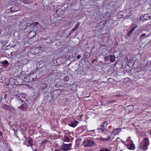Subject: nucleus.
<instances>
[{
	"mask_svg": "<svg viewBox=\"0 0 151 151\" xmlns=\"http://www.w3.org/2000/svg\"><path fill=\"white\" fill-rule=\"evenodd\" d=\"M95 145V142L93 140L88 139H85L82 142V145L85 147H93Z\"/></svg>",
	"mask_w": 151,
	"mask_h": 151,
	"instance_id": "1",
	"label": "nucleus"
},
{
	"mask_svg": "<svg viewBox=\"0 0 151 151\" xmlns=\"http://www.w3.org/2000/svg\"><path fill=\"white\" fill-rule=\"evenodd\" d=\"M149 145V139L147 138L144 139L140 143L139 147L141 149L145 150L147 149V146Z\"/></svg>",
	"mask_w": 151,
	"mask_h": 151,
	"instance_id": "2",
	"label": "nucleus"
},
{
	"mask_svg": "<svg viewBox=\"0 0 151 151\" xmlns=\"http://www.w3.org/2000/svg\"><path fill=\"white\" fill-rule=\"evenodd\" d=\"M32 50L35 54H37L41 53L42 52L44 51L45 48L43 47H39L33 48Z\"/></svg>",
	"mask_w": 151,
	"mask_h": 151,
	"instance_id": "3",
	"label": "nucleus"
},
{
	"mask_svg": "<svg viewBox=\"0 0 151 151\" xmlns=\"http://www.w3.org/2000/svg\"><path fill=\"white\" fill-rule=\"evenodd\" d=\"M18 99L22 102H25L26 101V96L23 94H19L16 95Z\"/></svg>",
	"mask_w": 151,
	"mask_h": 151,
	"instance_id": "4",
	"label": "nucleus"
},
{
	"mask_svg": "<svg viewBox=\"0 0 151 151\" xmlns=\"http://www.w3.org/2000/svg\"><path fill=\"white\" fill-rule=\"evenodd\" d=\"M127 141L129 143L127 145V148L130 150H134L135 148L134 145L132 141L130 139H128Z\"/></svg>",
	"mask_w": 151,
	"mask_h": 151,
	"instance_id": "5",
	"label": "nucleus"
},
{
	"mask_svg": "<svg viewBox=\"0 0 151 151\" xmlns=\"http://www.w3.org/2000/svg\"><path fill=\"white\" fill-rule=\"evenodd\" d=\"M71 146V143L64 144L63 146L60 147V149L63 151H67L70 149V147Z\"/></svg>",
	"mask_w": 151,
	"mask_h": 151,
	"instance_id": "6",
	"label": "nucleus"
},
{
	"mask_svg": "<svg viewBox=\"0 0 151 151\" xmlns=\"http://www.w3.org/2000/svg\"><path fill=\"white\" fill-rule=\"evenodd\" d=\"M27 105L25 102H22V105L20 106H18V108L19 109L25 111L27 108Z\"/></svg>",
	"mask_w": 151,
	"mask_h": 151,
	"instance_id": "7",
	"label": "nucleus"
},
{
	"mask_svg": "<svg viewBox=\"0 0 151 151\" xmlns=\"http://www.w3.org/2000/svg\"><path fill=\"white\" fill-rule=\"evenodd\" d=\"M134 106L132 105H130L126 107L125 111L128 113L132 111L134 109Z\"/></svg>",
	"mask_w": 151,
	"mask_h": 151,
	"instance_id": "8",
	"label": "nucleus"
},
{
	"mask_svg": "<svg viewBox=\"0 0 151 151\" xmlns=\"http://www.w3.org/2000/svg\"><path fill=\"white\" fill-rule=\"evenodd\" d=\"M121 128H117L115 129L112 132V134H117L121 131Z\"/></svg>",
	"mask_w": 151,
	"mask_h": 151,
	"instance_id": "9",
	"label": "nucleus"
},
{
	"mask_svg": "<svg viewBox=\"0 0 151 151\" xmlns=\"http://www.w3.org/2000/svg\"><path fill=\"white\" fill-rule=\"evenodd\" d=\"M78 123V122L77 121H75L72 124H69V125L73 127H75L76 126Z\"/></svg>",
	"mask_w": 151,
	"mask_h": 151,
	"instance_id": "10",
	"label": "nucleus"
},
{
	"mask_svg": "<svg viewBox=\"0 0 151 151\" xmlns=\"http://www.w3.org/2000/svg\"><path fill=\"white\" fill-rule=\"evenodd\" d=\"M62 139L64 142H68L70 140V139L68 137L65 135L62 138Z\"/></svg>",
	"mask_w": 151,
	"mask_h": 151,
	"instance_id": "11",
	"label": "nucleus"
},
{
	"mask_svg": "<svg viewBox=\"0 0 151 151\" xmlns=\"http://www.w3.org/2000/svg\"><path fill=\"white\" fill-rule=\"evenodd\" d=\"M35 32L33 30L30 31L28 35L30 36L31 37H34L35 35Z\"/></svg>",
	"mask_w": 151,
	"mask_h": 151,
	"instance_id": "12",
	"label": "nucleus"
},
{
	"mask_svg": "<svg viewBox=\"0 0 151 151\" xmlns=\"http://www.w3.org/2000/svg\"><path fill=\"white\" fill-rule=\"evenodd\" d=\"M47 87V84L45 83H42L41 85V88L42 89H44Z\"/></svg>",
	"mask_w": 151,
	"mask_h": 151,
	"instance_id": "13",
	"label": "nucleus"
},
{
	"mask_svg": "<svg viewBox=\"0 0 151 151\" xmlns=\"http://www.w3.org/2000/svg\"><path fill=\"white\" fill-rule=\"evenodd\" d=\"M115 59V57L114 55H111L110 56V60L111 62H114Z\"/></svg>",
	"mask_w": 151,
	"mask_h": 151,
	"instance_id": "14",
	"label": "nucleus"
},
{
	"mask_svg": "<svg viewBox=\"0 0 151 151\" xmlns=\"http://www.w3.org/2000/svg\"><path fill=\"white\" fill-rule=\"evenodd\" d=\"M112 140V139H111L110 135H108L106 137L104 138V141H111Z\"/></svg>",
	"mask_w": 151,
	"mask_h": 151,
	"instance_id": "15",
	"label": "nucleus"
},
{
	"mask_svg": "<svg viewBox=\"0 0 151 151\" xmlns=\"http://www.w3.org/2000/svg\"><path fill=\"white\" fill-rule=\"evenodd\" d=\"M28 143H29V145H30V146H32L33 145L32 139L30 137H29V138Z\"/></svg>",
	"mask_w": 151,
	"mask_h": 151,
	"instance_id": "16",
	"label": "nucleus"
},
{
	"mask_svg": "<svg viewBox=\"0 0 151 151\" xmlns=\"http://www.w3.org/2000/svg\"><path fill=\"white\" fill-rule=\"evenodd\" d=\"M104 123H103L101 125V126H99V128L98 129H97L98 130H101V131H103L104 129H103V127H104Z\"/></svg>",
	"mask_w": 151,
	"mask_h": 151,
	"instance_id": "17",
	"label": "nucleus"
},
{
	"mask_svg": "<svg viewBox=\"0 0 151 151\" xmlns=\"http://www.w3.org/2000/svg\"><path fill=\"white\" fill-rule=\"evenodd\" d=\"M69 78L68 76H65L64 77L63 81L65 82H66L69 80Z\"/></svg>",
	"mask_w": 151,
	"mask_h": 151,
	"instance_id": "18",
	"label": "nucleus"
},
{
	"mask_svg": "<svg viewBox=\"0 0 151 151\" xmlns=\"http://www.w3.org/2000/svg\"><path fill=\"white\" fill-rule=\"evenodd\" d=\"M3 108L4 109H5L6 110L8 109H9V106L7 105H6L5 104H4L3 105Z\"/></svg>",
	"mask_w": 151,
	"mask_h": 151,
	"instance_id": "19",
	"label": "nucleus"
},
{
	"mask_svg": "<svg viewBox=\"0 0 151 151\" xmlns=\"http://www.w3.org/2000/svg\"><path fill=\"white\" fill-rule=\"evenodd\" d=\"M1 63L3 65H4V64L7 65L9 63L7 60H5L4 61H2Z\"/></svg>",
	"mask_w": 151,
	"mask_h": 151,
	"instance_id": "20",
	"label": "nucleus"
},
{
	"mask_svg": "<svg viewBox=\"0 0 151 151\" xmlns=\"http://www.w3.org/2000/svg\"><path fill=\"white\" fill-rule=\"evenodd\" d=\"M115 102V101H108L107 104H105L106 105H109V104H108L109 103H112V102Z\"/></svg>",
	"mask_w": 151,
	"mask_h": 151,
	"instance_id": "21",
	"label": "nucleus"
},
{
	"mask_svg": "<svg viewBox=\"0 0 151 151\" xmlns=\"http://www.w3.org/2000/svg\"><path fill=\"white\" fill-rule=\"evenodd\" d=\"M111 149L110 148H105L104 149V151H111Z\"/></svg>",
	"mask_w": 151,
	"mask_h": 151,
	"instance_id": "22",
	"label": "nucleus"
},
{
	"mask_svg": "<svg viewBox=\"0 0 151 151\" xmlns=\"http://www.w3.org/2000/svg\"><path fill=\"white\" fill-rule=\"evenodd\" d=\"M55 86L56 88H59L60 87V85L58 83H57L55 85Z\"/></svg>",
	"mask_w": 151,
	"mask_h": 151,
	"instance_id": "23",
	"label": "nucleus"
},
{
	"mask_svg": "<svg viewBox=\"0 0 151 151\" xmlns=\"http://www.w3.org/2000/svg\"><path fill=\"white\" fill-rule=\"evenodd\" d=\"M79 24H79L78 23H77V24H76L75 26V28H76V29H77V28L78 27V26H79Z\"/></svg>",
	"mask_w": 151,
	"mask_h": 151,
	"instance_id": "24",
	"label": "nucleus"
},
{
	"mask_svg": "<svg viewBox=\"0 0 151 151\" xmlns=\"http://www.w3.org/2000/svg\"><path fill=\"white\" fill-rule=\"evenodd\" d=\"M4 99H6L7 98V95L6 94H5L4 95Z\"/></svg>",
	"mask_w": 151,
	"mask_h": 151,
	"instance_id": "25",
	"label": "nucleus"
},
{
	"mask_svg": "<svg viewBox=\"0 0 151 151\" xmlns=\"http://www.w3.org/2000/svg\"><path fill=\"white\" fill-rule=\"evenodd\" d=\"M47 142V140H45L42 142V143L43 144L44 143H46Z\"/></svg>",
	"mask_w": 151,
	"mask_h": 151,
	"instance_id": "26",
	"label": "nucleus"
},
{
	"mask_svg": "<svg viewBox=\"0 0 151 151\" xmlns=\"http://www.w3.org/2000/svg\"><path fill=\"white\" fill-rule=\"evenodd\" d=\"M146 35L145 33L143 34L141 36V37H144L146 36Z\"/></svg>",
	"mask_w": 151,
	"mask_h": 151,
	"instance_id": "27",
	"label": "nucleus"
},
{
	"mask_svg": "<svg viewBox=\"0 0 151 151\" xmlns=\"http://www.w3.org/2000/svg\"><path fill=\"white\" fill-rule=\"evenodd\" d=\"M81 57V55H78L77 56V58L78 59H80V58Z\"/></svg>",
	"mask_w": 151,
	"mask_h": 151,
	"instance_id": "28",
	"label": "nucleus"
},
{
	"mask_svg": "<svg viewBox=\"0 0 151 151\" xmlns=\"http://www.w3.org/2000/svg\"><path fill=\"white\" fill-rule=\"evenodd\" d=\"M135 28H132V29H131V31H130V33H131V32H132V31H133L134 30V29H135Z\"/></svg>",
	"mask_w": 151,
	"mask_h": 151,
	"instance_id": "29",
	"label": "nucleus"
},
{
	"mask_svg": "<svg viewBox=\"0 0 151 151\" xmlns=\"http://www.w3.org/2000/svg\"><path fill=\"white\" fill-rule=\"evenodd\" d=\"M3 135V133L2 132L0 131V137L1 136Z\"/></svg>",
	"mask_w": 151,
	"mask_h": 151,
	"instance_id": "30",
	"label": "nucleus"
},
{
	"mask_svg": "<svg viewBox=\"0 0 151 151\" xmlns=\"http://www.w3.org/2000/svg\"><path fill=\"white\" fill-rule=\"evenodd\" d=\"M104 125H107V122H104Z\"/></svg>",
	"mask_w": 151,
	"mask_h": 151,
	"instance_id": "31",
	"label": "nucleus"
},
{
	"mask_svg": "<svg viewBox=\"0 0 151 151\" xmlns=\"http://www.w3.org/2000/svg\"><path fill=\"white\" fill-rule=\"evenodd\" d=\"M123 13L122 12H119V14H120V15H121V14H122Z\"/></svg>",
	"mask_w": 151,
	"mask_h": 151,
	"instance_id": "32",
	"label": "nucleus"
},
{
	"mask_svg": "<svg viewBox=\"0 0 151 151\" xmlns=\"http://www.w3.org/2000/svg\"><path fill=\"white\" fill-rule=\"evenodd\" d=\"M32 81H35L36 79L35 78H32Z\"/></svg>",
	"mask_w": 151,
	"mask_h": 151,
	"instance_id": "33",
	"label": "nucleus"
},
{
	"mask_svg": "<svg viewBox=\"0 0 151 151\" xmlns=\"http://www.w3.org/2000/svg\"><path fill=\"white\" fill-rule=\"evenodd\" d=\"M96 61V60L94 59V60H93V61H92V63H93L94 61Z\"/></svg>",
	"mask_w": 151,
	"mask_h": 151,
	"instance_id": "34",
	"label": "nucleus"
},
{
	"mask_svg": "<svg viewBox=\"0 0 151 151\" xmlns=\"http://www.w3.org/2000/svg\"><path fill=\"white\" fill-rule=\"evenodd\" d=\"M100 151H104V149L102 148L100 150Z\"/></svg>",
	"mask_w": 151,
	"mask_h": 151,
	"instance_id": "35",
	"label": "nucleus"
},
{
	"mask_svg": "<svg viewBox=\"0 0 151 151\" xmlns=\"http://www.w3.org/2000/svg\"><path fill=\"white\" fill-rule=\"evenodd\" d=\"M91 131H92V132H94V131H95V130L93 129V130H91Z\"/></svg>",
	"mask_w": 151,
	"mask_h": 151,
	"instance_id": "36",
	"label": "nucleus"
},
{
	"mask_svg": "<svg viewBox=\"0 0 151 151\" xmlns=\"http://www.w3.org/2000/svg\"><path fill=\"white\" fill-rule=\"evenodd\" d=\"M106 132H110V131L109 130L108 131V130H107L106 131Z\"/></svg>",
	"mask_w": 151,
	"mask_h": 151,
	"instance_id": "37",
	"label": "nucleus"
},
{
	"mask_svg": "<svg viewBox=\"0 0 151 151\" xmlns=\"http://www.w3.org/2000/svg\"><path fill=\"white\" fill-rule=\"evenodd\" d=\"M150 134L151 136V131L150 132Z\"/></svg>",
	"mask_w": 151,
	"mask_h": 151,
	"instance_id": "38",
	"label": "nucleus"
},
{
	"mask_svg": "<svg viewBox=\"0 0 151 151\" xmlns=\"http://www.w3.org/2000/svg\"><path fill=\"white\" fill-rule=\"evenodd\" d=\"M4 42H5V43L6 44L7 43V42L6 41H5Z\"/></svg>",
	"mask_w": 151,
	"mask_h": 151,
	"instance_id": "39",
	"label": "nucleus"
},
{
	"mask_svg": "<svg viewBox=\"0 0 151 151\" xmlns=\"http://www.w3.org/2000/svg\"><path fill=\"white\" fill-rule=\"evenodd\" d=\"M109 18L108 19H107V20H108L109 19Z\"/></svg>",
	"mask_w": 151,
	"mask_h": 151,
	"instance_id": "40",
	"label": "nucleus"
},
{
	"mask_svg": "<svg viewBox=\"0 0 151 151\" xmlns=\"http://www.w3.org/2000/svg\"><path fill=\"white\" fill-rule=\"evenodd\" d=\"M105 126H104V130L105 129Z\"/></svg>",
	"mask_w": 151,
	"mask_h": 151,
	"instance_id": "41",
	"label": "nucleus"
},
{
	"mask_svg": "<svg viewBox=\"0 0 151 151\" xmlns=\"http://www.w3.org/2000/svg\"><path fill=\"white\" fill-rule=\"evenodd\" d=\"M58 11L56 12V13H57Z\"/></svg>",
	"mask_w": 151,
	"mask_h": 151,
	"instance_id": "42",
	"label": "nucleus"
},
{
	"mask_svg": "<svg viewBox=\"0 0 151 151\" xmlns=\"http://www.w3.org/2000/svg\"><path fill=\"white\" fill-rule=\"evenodd\" d=\"M122 17L123 16V14L122 15Z\"/></svg>",
	"mask_w": 151,
	"mask_h": 151,
	"instance_id": "43",
	"label": "nucleus"
}]
</instances>
